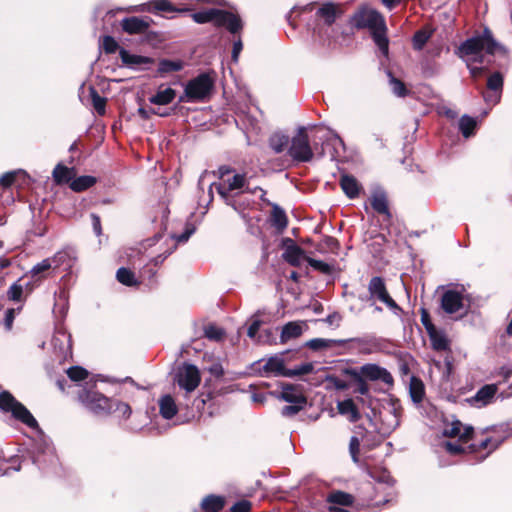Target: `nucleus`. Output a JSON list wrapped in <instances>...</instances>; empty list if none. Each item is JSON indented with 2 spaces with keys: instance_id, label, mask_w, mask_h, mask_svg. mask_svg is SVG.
Returning <instances> with one entry per match:
<instances>
[{
  "instance_id": "09e8293b",
  "label": "nucleus",
  "mask_w": 512,
  "mask_h": 512,
  "mask_svg": "<svg viewBox=\"0 0 512 512\" xmlns=\"http://www.w3.org/2000/svg\"><path fill=\"white\" fill-rule=\"evenodd\" d=\"M215 188L217 193L219 194V196L222 198V200L227 204V205H231V206H234L233 202V197L231 195V190H227V187H226V184L225 183H212L209 187V193L211 194L212 193V189Z\"/></svg>"
},
{
  "instance_id": "a19ab883",
  "label": "nucleus",
  "mask_w": 512,
  "mask_h": 512,
  "mask_svg": "<svg viewBox=\"0 0 512 512\" xmlns=\"http://www.w3.org/2000/svg\"><path fill=\"white\" fill-rule=\"evenodd\" d=\"M476 126V120L468 115H463L459 120V130L465 138L475 134Z\"/></svg>"
},
{
  "instance_id": "8fccbe9b",
  "label": "nucleus",
  "mask_w": 512,
  "mask_h": 512,
  "mask_svg": "<svg viewBox=\"0 0 512 512\" xmlns=\"http://www.w3.org/2000/svg\"><path fill=\"white\" fill-rule=\"evenodd\" d=\"M316 249L319 252H324L328 250L332 253H337L338 250L340 249V243L336 238L332 236H325L322 242L316 246Z\"/></svg>"
},
{
  "instance_id": "e433bc0d",
  "label": "nucleus",
  "mask_w": 512,
  "mask_h": 512,
  "mask_svg": "<svg viewBox=\"0 0 512 512\" xmlns=\"http://www.w3.org/2000/svg\"><path fill=\"white\" fill-rule=\"evenodd\" d=\"M290 138L288 135L283 133H273L268 140L269 147L277 154L282 153L286 148L289 147Z\"/></svg>"
},
{
  "instance_id": "a878e982",
  "label": "nucleus",
  "mask_w": 512,
  "mask_h": 512,
  "mask_svg": "<svg viewBox=\"0 0 512 512\" xmlns=\"http://www.w3.org/2000/svg\"><path fill=\"white\" fill-rule=\"evenodd\" d=\"M337 408L340 414L348 415V419L352 423L359 421L361 418L359 409L351 398L338 402Z\"/></svg>"
},
{
  "instance_id": "72a5a7b5",
  "label": "nucleus",
  "mask_w": 512,
  "mask_h": 512,
  "mask_svg": "<svg viewBox=\"0 0 512 512\" xmlns=\"http://www.w3.org/2000/svg\"><path fill=\"white\" fill-rule=\"evenodd\" d=\"M409 394L414 403H421L425 397V386L423 381L412 376L409 384Z\"/></svg>"
},
{
  "instance_id": "69168bd1",
  "label": "nucleus",
  "mask_w": 512,
  "mask_h": 512,
  "mask_svg": "<svg viewBox=\"0 0 512 512\" xmlns=\"http://www.w3.org/2000/svg\"><path fill=\"white\" fill-rule=\"evenodd\" d=\"M17 174L14 171L6 172L0 177V187L3 189L10 188L16 181Z\"/></svg>"
},
{
  "instance_id": "f8f14e48",
  "label": "nucleus",
  "mask_w": 512,
  "mask_h": 512,
  "mask_svg": "<svg viewBox=\"0 0 512 512\" xmlns=\"http://www.w3.org/2000/svg\"><path fill=\"white\" fill-rule=\"evenodd\" d=\"M152 20L149 17L130 16L123 18L119 25L129 35H142L148 32Z\"/></svg>"
},
{
  "instance_id": "4468645a",
  "label": "nucleus",
  "mask_w": 512,
  "mask_h": 512,
  "mask_svg": "<svg viewBox=\"0 0 512 512\" xmlns=\"http://www.w3.org/2000/svg\"><path fill=\"white\" fill-rule=\"evenodd\" d=\"M443 434L450 438L458 437L462 443H468L474 438L475 432L472 426H464L461 421L455 420L445 427Z\"/></svg>"
},
{
  "instance_id": "aec40b11",
  "label": "nucleus",
  "mask_w": 512,
  "mask_h": 512,
  "mask_svg": "<svg viewBox=\"0 0 512 512\" xmlns=\"http://www.w3.org/2000/svg\"><path fill=\"white\" fill-rule=\"evenodd\" d=\"M225 505V496L208 494L201 500L200 509L202 512H221Z\"/></svg>"
},
{
  "instance_id": "13d9d810",
  "label": "nucleus",
  "mask_w": 512,
  "mask_h": 512,
  "mask_svg": "<svg viewBox=\"0 0 512 512\" xmlns=\"http://www.w3.org/2000/svg\"><path fill=\"white\" fill-rule=\"evenodd\" d=\"M183 66L182 60L162 59V74L180 71Z\"/></svg>"
},
{
  "instance_id": "423d86ee",
  "label": "nucleus",
  "mask_w": 512,
  "mask_h": 512,
  "mask_svg": "<svg viewBox=\"0 0 512 512\" xmlns=\"http://www.w3.org/2000/svg\"><path fill=\"white\" fill-rule=\"evenodd\" d=\"M314 370V365L307 362L296 366L293 369L285 367L284 359L278 356L270 357L262 367V371L266 374L273 373L276 376L295 377L307 375Z\"/></svg>"
},
{
  "instance_id": "dca6fc26",
  "label": "nucleus",
  "mask_w": 512,
  "mask_h": 512,
  "mask_svg": "<svg viewBox=\"0 0 512 512\" xmlns=\"http://www.w3.org/2000/svg\"><path fill=\"white\" fill-rule=\"evenodd\" d=\"M497 391L498 387L496 384H486L469 399V402L478 408L485 407L493 402Z\"/></svg>"
},
{
  "instance_id": "c9c22d12",
  "label": "nucleus",
  "mask_w": 512,
  "mask_h": 512,
  "mask_svg": "<svg viewBox=\"0 0 512 512\" xmlns=\"http://www.w3.org/2000/svg\"><path fill=\"white\" fill-rule=\"evenodd\" d=\"M97 183V178L90 175H83L77 178L74 177L73 181L69 184L72 191L76 193L84 192Z\"/></svg>"
},
{
  "instance_id": "f257e3e1",
  "label": "nucleus",
  "mask_w": 512,
  "mask_h": 512,
  "mask_svg": "<svg viewBox=\"0 0 512 512\" xmlns=\"http://www.w3.org/2000/svg\"><path fill=\"white\" fill-rule=\"evenodd\" d=\"M341 375L351 380L352 386H356L354 388V393H359L360 395H368L370 391L367 380H380L389 386L394 384V379L391 373L387 369L373 363L364 364L359 368H343L341 370Z\"/></svg>"
},
{
  "instance_id": "f704fd0d",
  "label": "nucleus",
  "mask_w": 512,
  "mask_h": 512,
  "mask_svg": "<svg viewBox=\"0 0 512 512\" xmlns=\"http://www.w3.org/2000/svg\"><path fill=\"white\" fill-rule=\"evenodd\" d=\"M303 333L302 326L297 322H288L282 328L280 335V343L284 344L291 339L300 337Z\"/></svg>"
},
{
  "instance_id": "a18cd8bd",
  "label": "nucleus",
  "mask_w": 512,
  "mask_h": 512,
  "mask_svg": "<svg viewBox=\"0 0 512 512\" xmlns=\"http://www.w3.org/2000/svg\"><path fill=\"white\" fill-rule=\"evenodd\" d=\"M89 93L93 108L95 109L98 115L103 116L106 113V98L100 96L98 91L94 87L89 88Z\"/></svg>"
},
{
  "instance_id": "58836bf2",
  "label": "nucleus",
  "mask_w": 512,
  "mask_h": 512,
  "mask_svg": "<svg viewBox=\"0 0 512 512\" xmlns=\"http://www.w3.org/2000/svg\"><path fill=\"white\" fill-rule=\"evenodd\" d=\"M121 61L128 67H134L150 62V59L140 55L130 54L126 49L121 48L119 51Z\"/></svg>"
},
{
  "instance_id": "b1692460",
  "label": "nucleus",
  "mask_w": 512,
  "mask_h": 512,
  "mask_svg": "<svg viewBox=\"0 0 512 512\" xmlns=\"http://www.w3.org/2000/svg\"><path fill=\"white\" fill-rule=\"evenodd\" d=\"M159 269L160 266L157 258H153L142 267L140 276L143 281H146L150 285L157 284Z\"/></svg>"
},
{
  "instance_id": "79ce46f5",
  "label": "nucleus",
  "mask_w": 512,
  "mask_h": 512,
  "mask_svg": "<svg viewBox=\"0 0 512 512\" xmlns=\"http://www.w3.org/2000/svg\"><path fill=\"white\" fill-rule=\"evenodd\" d=\"M116 279L119 283L128 287L136 286L138 284L135 273L126 267H121L117 270Z\"/></svg>"
},
{
  "instance_id": "2f4dec72",
  "label": "nucleus",
  "mask_w": 512,
  "mask_h": 512,
  "mask_svg": "<svg viewBox=\"0 0 512 512\" xmlns=\"http://www.w3.org/2000/svg\"><path fill=\"white\" fill-rule=\"evenodd\" d=\"M305 257V251L298 245L288 246L283 253L284 260L294 267H299L301 259Z\"/></svg>"
},
{
  "instance_id": "37998d69",
  "label": "nucleus",
  "mask_w": 512,
  "mask_h": 512,
  "mask_svg": "<svg viewBox=\"0 0 512 512\" xmlns=\"http://www.w3.org/2000/svg\"><path fill=\"white\" fill-rule=\"evenodd\" d=\"M433 30L420 29L416 31L412 38V45L415 50H422L429 39L432 37Z\"/></svg>"
},
{
  "instance_id": "052dcab7",
  "label": "nucleus",
  "mask_w": 512,
  "mask_h": 512,
  "mask_svg": "<svg viewBox=\"0 0 512 512\" xmlns=\"http://www.w3.org/2000/svg\"><path fill=\"white\" fill-rule=\"evenodd\" d=\"M195 232V227L192 224H187L185 230L180 235H172L173 248L175 249L178 243H185L190 236Z\"/></svg>"
},
{
  "instance_id": "412c9836",
  "label": "nucleus",
  "mask_w": 512,
  "mask_h": 512,
  "mask_svg": "<svg viewBox=\"0 0 512 512\" xmlns=\"http://www.w3.org/2000/svg\"><path fill=\"white\" fill-rule=\"evenodd\" d=\"M482 436H483V438L479 442L472 443L467 446L469 453L478 454L482 451H486L485 454L478 456V460H480V461H483L492 452H494L496 449H498L488 435H482Z\"/></svg>"
},
{
  "instance_id": "5701e85b",
  "label": "nucleus",
  "mask_w": 512,
  "mask_h": 512,
  "mask_svg": "<svg viewBox=\"0 0 512 512\" xmlns=\"http://www.w3.org/2000/svg\"><path fill=\"white\" fill-rule=\"evenodd\" d=\"M371 37L374 43L379 48V50L382 52V54L384 56H387L389 53V39L387 37L386 22L383 23V25H380L376 29L372 30Z\"/></svg>"
},
{
  "instance_id": "2eb2a0df",
  "label": "nucleus",
  "mask_w": 512,
  "mask_h": 512,
  "mask_svg": "<svg viewBox=\"0 0 512 512\" xmlns=\"http://www.w3.org/2000/svg\"><path fill=\"white\" fill-rule=\"evenodd\" d=\"M463 307V295L456 290H447L441 296V308L447 314H454Z\"/></svg>"
},
{
  "instance_id": "9d476101",
  "label": "nucleus",
  "mask_w": 512,
  "mask_h": 512,
  "mask_svg": "<svg viewBox=\"0 0 512 512\" xmlns=\"http://www.w3.org/2000/svg\"><path fill=\"white\" fill-rule=\"evenodd\" d=\"M201 383L200 370L194 364H184L177 373V384L185 391V396L195 391Z\"/></svg>"
},
{
  "instance_id": "393cba45",
  "label": "nucleus",
  "mask_w": 512,
  "mask_h": 512,
  "mask_svg": "<svg viewBox=\"0 0 512 512\" xmlns=\"http://www.w3.org/2000/svg\"><path fill=\"white\" fill-rule=\"evenodd\" d=\"M327 502L330 504V506H342V507H349L354 504L355 498L352 494L341 491V490H334L330 492L327 496Z\"/></svg>"
},
{
  "instance_id": "0e129e2a",
  "label": "nucleus",
  "mask_w": 512,
  "mask_h": 512,
  "mask_svg": "<svg viewBox=\"0 0 512 512\" xmlns=\"http://www.w3.org/2000/svg\"><path fill=\"white\" fill-rule=\"evenodd\" d=\"M420 316H421V323L424 326L427 333L434 331L436 329V326L432 323L430 313L427 309L421 308L420 309Z\"/></svg>"
},
{
  "instance_id": "338daca9",
  "label": "nucleus",
  "mask_w": 512,
  "mask_h": 512,
  "mask_svg": "<svg viewBox=\"0 0 512 512\" xmlns=\"http://www.w3.org/2000/svg\"><path fill=\"white\" fill-rule=\"evenodd\" d=\"M306 404H293L282 407L281 414L284 417H292L298 414Z\"/></svg>"
},
{
  "instance_id": "7c9ffc66",
  "label": "nucleus",
  "mask_w": 512,
  "mask_h": 512,
  "mask_svg": "<svg viewBox=\"0 0 512 512\" xmlns=\"http://www.w3.org/2000/svg\"><path fill=\"white\" fill-rule=\"evenodd\" d=\"M370 204L378 214L385 215L391 218V213L388 206V200L384 192L375 193L370 199Z\"/></svg>"
},
{
  "instance_id": "f03ea898",
  "label": "nucleus",
  "mask_w": 512,
  "mask_h": 512,
  "mask_svg": "<svg viewBox=\"0 0 512 512\" xmlns=\"http://www.w3.org/2000/svg\"><path fill=\"white\" fill-rule=\"evenodd\" d=\"M500 44L494 39L492 31L485 27L481 34L474 35L460 44L457 48L456 54L460 57L475 56L474 61L482 64L484 61L482 51L486 54L494 55Z\"/></svg>"
},
{
  "instance_id": "c85d7f7f",
  "label": "nucleus",
  "mask_w": 512,
  "mask_h": 512,
  "mask_svg": "<svg viewBox=\"0 0 512 512\" xmlns=\"http://www.w3.org/2000/svg\"><path fill=\"white\" fill-rule=\"evenodd\" d=\"M109 406V415H113L119 419H128L132 413V409L128 403L115 398H111Z\"/></svg>"
},
{
  "instance_id": "473e14b6",
  "label": "nucleus",
  "mask_w": 512,
  "mask_h": 512,
  "mask_svg": "<svg viewBox=\"0 0 512 512\" xmlns=\"http://www.w3.org/2000/svg\"><path fill=\"white\" fill-rule=\"evenodd\" d=\"M431 346L435 351L449 350L450 343L444 332L439 331L437 328L434 331L427 333Z\"/></svg>"
},
{
  "instance_id": "bf43d9fd",
  "label": "nucleus",
  "mask_w": 512,
  "mask_h": 512,
  "mask_svg": "<svg viewBox=\"0 0 512 512\" xmlns=\"http://www.w3.org/2000/svg\"><path fill=\"white\" fill-rule=\"evenodd\" d=\"M327 381L336 389V390H348L352 387V382L348 378V380L341 379L338 376L330 375L327 377Z\"/></svg>"
},
{
  "instance_id": "5fc2aeb1",
  "label": "nucleus",
  "mask_w": 512,
  "mask_h": 512,
  "mask_svg": "<svg viewBox=\"0 0 512 512\" xmlns=\"http://www.w3.org/2000/svg\"><path fill=\"white\" fill-rule=\"evenodd\" d=\"M66 374L71 381L79 382L89 376V372L81 366H71L66 370Z\"/></svg>"
},
{
  "instance_id": "680f3d73",
  "label": "nucleus",
  "mask_w": 512,
  "mask_h": 512,
  "mask_svg": "<svg viewBox=\"0 0 512 512\" xmlns=\"http://www.w3.org/2000/svg\"><path fill=\"white\" fill-rule=\"evenodd\" d=\"M214 398V393L212 391H208L207 393L202 392L197 398L194 399L192 405L197 409V411H202L205 408V405L208 401Z\"/></svg>"
},
{
  "instance_id": "4d7b16f0",
  "label": "nucleus",
  "mask_w": 512,
  "mask_h": 512,
  "mask_svg": "<svg viewBox=\"0 0 512 512\" xmlns=\"http://www.w3.org/2000/svg\"><path fill=\"white\" fill-rule=\"evenodd\" d=\"M305 260L312 268L321 272L322 274L330 275L333 272V267L322 260H317L311 257H305Z\"/></svg>"
},
{
  "instance_id": "3c124183",
  "label": "nucleus",
  "mask_w": 512,
  "mask_h": 512,
  "mask_svg": "<svg viewBox=\"0 0 512 512\" xmlns=\"http://www.w3.org/2000/svg\"><path fill=\"white\" fill-rule=\"evenodd\" d=\"M204 336L209 340L220 342L225 337V330L214 324H209L204 328Z\"/></svg>"
},
{
  "instance_id": "cd10ccee",
  "label": "nucleus",
  "mask_w": 512,
  "mask_h": 512,
  "mask_svg": "<svg viewBox=\"0 0 512 512\" xmlns=\"http://www.w3.org/2000/svg\"><path fill=\"white\" fill-rule=\"evenodd\" d=\"M55 258L56 256L42 260L40 263L34 265L31 270L25 274V276L29 274L38 281L45 279L48 272L52 269V263L55 261Z\"/></svg>"
},
{
  "instance_id": "4c0bfd02",
  "label": "nucleus",
  "mask_w": 512,
  "mask_h": 512,
  "mask_svg": "<svg viewBox=\"0 0 512 512\" xmlns=\"http://www.w3.org/2000/svg\"><path fill=\"white\" fill-rule=\"evenodd\" d=\"M346 343V340H333V339H323V338H314L306 342V346L313 351H319L326 348H331L333 346H342Z\"/></svg>"
},
{
  "instance_id": "a211bd4d",
  "label": "nucleus",
  "mask_w": 512,
  "mask_h": 512,
  "mask_svg": "<svg viewBox=\"0 0 512 512\" xmlns=\"http://www.w3.org/2000/svg\"><path fill=\"white\" fill-rule=\"evenodd\" d=\"M339 185L344 192V194L349 199H355L359 196L360 191L362 189L361 184L358 180L350 174L343 173L339 179Z\"/></svg>"
},
{
  "instance_id": "ea45409f",
  "label": "nucleus",
  "mask_w": 512,
  "mask_h": 512,
  "mask_svg": "<svg viewBox=\"0 0 512 512\" xmlns=\"http://www.w3.org/2000/svg\"><path fill=\"white\" fill-rule=\"evenodd\" d=\"M178 412L174 398L167 394L162 396V418L172 419Z\"/></svg>"
},
{
  "instance_id": "774afa93",
  "label": "nucleus",
  "mask_w": 512,
  "mask_h": 512,
  "mask_svg": "<svg viewBox=\"0 0 512 512\" xmlns=\"http://www.w3.org/2000/svg\"><path fill=\"white\" fill-rule=\"evenodd\" d=\"M251 509L252 503L249 500L242 499L230 507V512H250Z\"/></svg>"
},
{
  "instance_id": "6e6d98bb",
  "label": "nucleus",
  "mask_w": 512,
  "mask_h": 512,
  "mask_svg": "<svg viewBox=\"0 0 512 512\" xmlns=\"http://www.w3.org/2000/svg\"><path fill=\"white\" fill-rule=\"evenodd\" d=\"M224 183H227V190L243 189L247 184L246 174H235L231 179L224 181Z\"/></svg>"
},
{
  "instance_id": "1a4fd4ad",
  "label": "nucleus",
  "mask_w": 512,
  "mask_h": 512,
  "mask_svg": "<svg viewBox=\"0 0 512 512\" xmlns=\"http://www.w3.org/2000/svg\"><path fill=\"white\" fill-rule=\"evenodd\" d=\"M383 23H385V19L381 13L365 7L359 8L351 17V24L356 29L368 28L372 31Z\"/></svg>"
},
{
  "instance_id": "603ef678",
  "label": "nucleus",
  "mask_w": 512,
  "mask_h": 512,
  "mask_svg": "<svg viewBox=\"0 0 512 512\" xmlns=\"http://www.w3.org/2000/svg\"><path fill=\"white\" fill-rule=\"evenodd\" d=\"M100 48L105 54H114L116 51H120L121 49L115 38L110 35L101 37Z\"/></svg>"
},
{
  "instance_id": "4be33fe9",
  "label": "nucleus",
  "mask_w": 512,
  "mask_h": 512,
  "mask_svg": "<svg viewBox=\"0 0 512 512\" xmlns=\"http://www.w3.org/2000/svg\"><path fill=\"white\" fill-rule=\"evenodd\" d=\"M76 176L74 167H67L61 163L57 164L52 172L53 181L56 185L70 184Z\"/></svg>"
},
{
  "instance_id": "bb28decb",
  "label": "nucleus",
  "mask_w": 512,
  "mask_h": 512,
  "mask_svg": "<svg viewBox=\"0 0 512 512\" xmlns=\"http://www.w3.org/2000/svg\"><path fill=\"white\" fill-rule=\"evenodd\" d=\"M340 14L334 3L328 2L323 4L316 12V15L322 18L326 25L331 26L335 23L336 18Z\"/></svg>"
},
{
  "instance_id": "864d4df0",
  "label": "nucleus",
  "mask_w": 512,
  "mask_h": 512,
  "mask_svg": "<svg viewBox=\"0 0 512 512\" xmlns=\"http://www.w3.org/2000/svg\"><path fill=\"white\" fill-rule=\"evenodd\" d=\"M24 287L20 284V280L14 282L7 290V298L13 302L23 301Z\"/></svg>"
},
{
  "instance_id": "20e7f679",
  "label": "nucleus",
  "mask_w": 512,
  "mask_h": 512,
  "mask_svg": "<svg viewBox=\"0 0 512 512\" xmlns=\"http://www.w3.org/2000/svg\"><path fill=\"white\" fill-rule=\"evenodd\" d=\"M78 401L89 411L96 415H109L110 411V400L111 398L106 397L95 389V385H89L82 387L77 392Z\"/></svg>"
},
{
  "instance_id": "39448f33",
  "label": "nucleus",
  "mask_w": 512,
  "mask_h": 512,
  "mask_svg": "<svg viewBox=\"0 0 512 512\" xmlns=\"http://www.w3.org/2000/svg\"><path fill=\"white\" fill-rule=\"evenodd\" d=\"M289 143L287 153L294 161L306 163L313 159L314 153L305 127H299Z\"/></svg>"
},
{
  "instance_id": "7ed1b4c3",
  "label": "nucleus",
  "mask_w": 512,
  "mask_h": 512,
  "mask_svg": "<svg viewBox=\"0 0 512 512\" xmlns=\"http://www.w3.org/2000/svg\"><path fill=\"white\" fill-rule=\"evenodd\" d=\"M0 410L10 412L16 420L32 429H38L39 424L31 412L19 402L9 391L0 393Z\"/></svg>"
},
{
  "instance_id": "6ab92c4d",
  "label": "nucleus",
  "mask_w": 512,
  "mask_h": 512,
  "mask_svg": "<svg viewBox=\"0 0 512 512\" xmlns=\"http://www.w3.org/2000/svg\"><path fill=\"white\" fill-rule=\"evenodd\" d=\"M279 398L285 402L293 404H306V396L299 391L298 386L293 384H284Z\"/></svg>"
},
{
  "instance_id": "e2e57ef3",
  "label": "nucleus",
  "mask_w": 512,
  "mask_h": 512,
  "mask_svg": "<svg viewBox=\"0 0 512 512\" xmlns=\"http://www.w3.org/2000/svg\"><path fill=\"white\" fill-rule=\"evenodd\" d=\"M20 310H21V308H17V309H15V308H8L5 311L3 325H4V328H5L6 331L9 332V331L12 330L16 313L19 312Z\"/></svg>"
},
{
  "instance_id": "de8ad7c7",
  "label": "nucleus",
  "mask_w": 512,
  "mask_h": 512,
  "mask_svg": "<svg viewBox=\"0 0 512 512\" xmlns=\"http://www.w3.org/2000/svg\"><path fill=\"white\" fill-rule=\"evenodd\" d=\"M390 77V85L392 88L393 93L398 97H406L410 94V90L406 87V84L393 76L391 72H389Z\"/></svg>"
},
{
  "instance_id": "c03bdc74",
  "label": "nucleus",
  "mask_w": 512,
  "mask_h": 512,
  "mask_svg": "<svg viewBox=\"0 0 512 512\" xmlns=\"http://www.w3.org/2000/svg\"><path fill=\"white\" fill-rule=\"evenodd\" d=\"M217 12H218L217 8H210L207 10L194 12L191 14V17L198 24H205V23L213 22V24L215 25Z\"/></svg>"
},
{
  "instance_id": "c756f323",
  "label": "nucleus",
  "mask_w": 512,
  "mask_h": 512,
  "mask_svg": "<svg viewBox=\"0 0 512 512\" xmlns=\"http://www.w3.org/2000/svg\"><path fill=\"white\" fill-rule=\"evenodd\" d=\"M367 472H368V475L372 479H374L375 481H377L379 483H384V484L392 486L395 482V480L391 476L389 470L385 467L374 465V466L368 467Z\"/></svg>"
},
{
  "instance_id": "6e6552de",
  "label": "nucleus",
  "mask_w": 512,
  "mask_h": 512,
  "mask_svg": "<svg viewBox=\"0 0 512 512\" xmlns=\"http://www.w3.org/2000/svg\"><path fill=\"white\" fill-rule=\"evenodd\" d=\"M213 88L214 79L208 73H201L187 83L185 94L191 101H201L211 94Z\"/></svg>"
},
{
  "instance_id": "9b49d317",
  "label": "nucleus",
  "mask_w": 512,
  "mask_h": 512,
  "mask_svg": "<svg viewBox=\"0 0 512 512\" xmlns=\"http://www.w3.org/2000/svg\"><path fill=\"white\" fill-rule=\"evenodd\" d=\"M215 27H224L231 34L239 35L243 30L244 24L241 17L238 14L228 10L218 9Z\"/></svg>"
},
{
  "instance_id": "ddd939ff",
  "label": "nucleus",
  "mask_w": 512,
  "mask_h": 512,
  "mask_svg": "<svg viewBox=\"0 0 512 512\" xmlns=\"http://www.w3.org/2000/svg\"><path fill=\"white\" fill-rule=\"evenodd\" d=\"M481 435H488L497 448L512 437V424L499 423L488 426L480 431Z\"/></svg>"
},
{
  "instance_id": "0eeeda50",
  "label": "nucleus",
  "mask_w": 512,
  "mask_h": 512,
  "mask_svg": "<svg viewBox=\"0 0 512 512\" xmlns=\"http://www.w3.org/2000/svg\"><path fill=\"white\" fill-rule=\"evenodd\" d=\"M367 290L369 294L368 300L372 303L381 302L393 311H401L400 306L391 297L383 277L373 276L368 282Z\"/></svg>"
},
{
  "instance_id": "49530a36",
  "label": "nucleus",
  "mask_w": 512,
  "mask_h": 512,
  "mask_svg": "<svg viewBox=\"0 0 512 512\" xmlns=\"http://www.w3.org/2000/svg\"><path fill=\"white\" fill-rule=\"evenodd\" d=\"M503 84V75L499 71L494 72L487 79V89L500 95L503 90Z\"/></svg>"
},
{
  "instance_id": "f3484780",
  "label": "nucleus",
  "mask_w": 512,
  "mask_h": 512,
  "mask_svg": "<svg viewBox=\"0 0 512 512\" xmlns=\"http://www.w3.org/2000/svg\"><path fill=\"white\" fill-rule=\"evenodd\" d=\"M267 205L272 207L269 217L271 226L274 227L278 233H282L287 228L289 222L285 210L278 204L270 201H267Z\"/></svg>"
}]
</instances>
